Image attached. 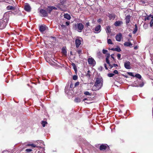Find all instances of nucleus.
I'll return each mask as SVG.
<instances>
[{"instance_id": "412c9836", "label": "nucleus", "mask_w": 153, "mask_h": 153, "mask_svg": "<svg viewBox=\"0 0 153 153\" xmlns=\"http://www.w3.org/2000/svg\"><path fill=\"white\" fill-rule=\"evenodd\" d=\"M48 11L49 13H50L53 10L52 6H48L47 8Z\"/></svg>"}, {"instance_id": "09e8293b", "label": "nucleus", "mask_w": 153, "mask_h": 153, "mask_svg": "<svg viewBox=\"0 0 153 153\" xmlns=\"http://www.w3.org/2000/svg\"><path fill=\"white\" fill-rule=\"evenodd\" d=\"M114 54H112L111 55V56L114 60Z\"/></svg>"}, {"instance_id": "2f4dec72", "label": "nucleus", "mask_w": 153, "mask_h": 153, "mask_svg": "<svg viewBox=\"0 0 153 153\" xmlns=\"http://www.w3.org/2000/svg\"><path fill=\"white\" fill-rule=\"evenodd\" d=\"M144 85V83L143 82H142L141 83H139L138 85V86H140V87H142Z\"/></svg>"}, {"instance_id": "dca6fc26", "label": "nucleus", "mask_w": 153, "mask_h": 153, "mask_svg": "<svg viewBox=\"0 0 153 153\" xmlns=\"http://www.w3.org/2000/svg\"><path fill=\"white\" fill-rule=\"evenodd\" d=\"M131 16L130 15L127 16L126 18V22L127 24L129 23L130 22V19Z\"/></svg>"}, {"instance_id": "c85d7f7f", "label": "nucleus", "mask_w": 153, "mask_h": 153, "mask_svg": "<svg viewBox=\"0 0 153 153\" xmlns=\"http://www.w3.org/2000/svg\"><path fill=\"white\" fill-rule=\"evenodd\" d=\"M107 42L108 44H112L113 43L110 39H107Z\"/></svg>"}, {"instance_id": "774afa93", "label": "nucleus", "mask_w": 153, "mask_h": 153, "mask_svg": "<svg viewBox=\"0 0 153 153\" xmlns=\"http://www.w3.org/2000/svg\"><path fill=\"white\" fill-rule=\"evenodd\" d=\"M145 25H144V26H144V27H145Z\"/></svg>"}, {"instance_id": "9d476101", "label": "nucleus", "mask_w": 153, "mask_h": 153, "mask_svg": "<svg viewBox=\"0 0 153 153\" xmlns=\"http://www.w3.org/2000/svg\"><path fill=\"white\" fill-rule=\"evenodd\" d=\"M122 38V36L121 33H120L117 35L115 37L116 40L118 42H120Z\"/></svg>"}, {"instance_id": "680f3d73", "label": "nucleus", "mask_w": 153, "mask_h": 153, "mask_svg": "<svg viewBox=\"0 0 153 153\" xmlns=\"http://www.w3.org/2000/svg\"><path fill=\"white\" fill-rule=\"evenodd\" d=\"M109 65L111 67V68H112L113 67V66L111 65L110 63Z\"/></svg>"}, {"instance_id": "de8ad7c7", "label": "nucleus", "mask_w": 153, "mask_h": 153, "mask_svg": "<svg viewBox=\"0 0 153 153\" xmlns=\"http://www.w3.org/2000/svg\"><path fill=\"white\" fill-rule=\"evenodd\" d=\"M61 27H62L63 28H66V27L65 25H61Z\"/></svg>"}, {"instance_id": "4be33fe9", "label": "nucleus", "mask_w": 153, "mask_h": 153, "mask_svg": "<svg viewBox=\"0 0 153 153\" xmlns=\"http://www.w3.org/2000/svg\"><path fill=\"white\" fill-rule=\"evenodd\" d=\"M7 9L8 10H14L15 7L12 6H8L7 7Z\"/></svg>"}, {"instance_id": "c9c22d12", "label": "nucleus", "mask_w": 153, "mask_h": 153, "mask_svg": "<svg viewBox=\"0 0 153 153\" xmlns=\"http://www.w3.org/2000/svg\"><path fill=\"white\" fill-rule=\"evenodd\" d=\"M73 79L74 80H76L77 79V76L76 75H74L73 76Z\"/></svg>"}, {"instance_id": "3c124183", "label": "nucleus", "mask_w": 153, "mask_h": 153, "mask_svg": "<svg viewBox=\"0 0 153 153\" xmlns=\"http://www.w3.org/2000/svg\"><path fill=\"white\" fill-rule=\"evenodd\" d=\"M104 67H105V69H106V70L108 69V68H107V67L106 65V64L105 63L104 64Z\"/></svg>"}, {"instance_id": "bb28decb", "label": "nucleus", "mask_w": 153, "mask_h": 153, "mask_svg": "<svg viewBox=\"0 0 153 153\" xmlns=\"http://www.w3.org/2000/svg\"><path fill=\"white\" fill-rule=\"evenodd\" d=\"M72 65L73 67L74 70L75 71H77V69H76V65H75V64L74 63H72Z\"/></svg>"}, {"instance_id": "a878e982", "label": "nucleus", "mask_w": 153, "mask_h": 153, "mask_svg": "<svg viewBox=\"0 0 153 153\" xmlns=\"http://www.w3.org/2000/svg\"><path fill=\"white\" fill-rule=\"evenodd\" d=\"M134 76L139 79H140L141 78V76L138 74H136L134 75Z\"/></svg>"}, {"instance_id": "a18cd8bd", "label": "nucleus", "mask_w": 153, "mask_h": 153, "mask_svg": "<svg viewBox=\"0 0 153 153\" xmlns=\"http://www.w3.org/2000/svg\"><path fill=\"white\" fill-rule=\"evenodd\" d=\"M78 53L79 54L82 53V51L81 50H79L77 51Z\"/></svg>"}, {"instance_id": "f704fd0d", "label": "nucleus", "mask_w": 153, "mask_h": 153, "mask_svg": "<svg viewBox=\"0 0 153 153\" xmlns=\"http://www.w3.org/2000/svg\"><path fill=\"white\" fill-rule=\"evenodd\" d=\"M90 71L89 70H88L87 72V73L86 74V76L89 77H90L91 75L90 74Z\"/></svg>"}, {"instance_id": "39448f33", "label": "nucleus", "mask_w": 153, "mask_h": 153, "mask_svg": "<svg viewBox=\"0 0 153 153\" xmlns=\"http://www.w3.org/2000/svg\"><path fill=\"white\" fill-rule=\"evenodd\" d=\"M39 13L41 14V16L43 17H46L48 16V13L47 11L43 9L40 10Z\"/></svg>"}, {"instance_id": "4468645a", "label": "nucleus", "mask_w": 153, "mask_h": 153, "mask_svg": "<svg viewBox=\"0 0 153 153\" xmlns=\"http://www.w3.org/2000/svg\"><path fill=\"white\" fill-rule=\"evenodd\" d=\"M123 23L122 22L120 21H118L115 22L114 23V25L116 26H119Z\"/></svg>"}, {"instance_id": "f257e3e1", "label": "nucleus", "mask_w": 153, "mask_h": 153, "mask_svg": "<svg viewBox=\"0 0 153 153\" xmlns=\"http://www.w3.org/2000/svg\"><path fill=\"white\" fill-rule=\"evenodd\" d=\"M103 79L101 77H98L96 79L94 85L93 89L94 90H98L101 88L102 86Z\"/></svg>"}, {"instance_id": "a211bd4d", "label": "nucleus", "mask_w": 153, "mask_h": 153, "mask_svg": "<svg viewBox=\"0 0 153 153\" xmlns=\"http://www.w3.org/2000/svg\"><path fill=\"white\" fill-rule=\"evenodd\" d=\"M124 45L125 46H130L131 47L132 45V44L130 42H126L124 44Z\"/></svg>"}, {"instance_id": "864d4df0", "label": "nucleus", "mask_w": 153, "mask_h": 153, "mask_svg": "<svg viewBox=\"0 0 153 153\" xmlns=\"http://www.w3.org/2000/svg\"><path fill=\"white\" fill-rule=\"evenodd\" d=\"M110 54L109 53H107L106 55V57H108V58L110 56Z\"/></svg>"}, {"instance_id": "20e7f679", "label": "nucleus", "mask_w": 153, "mask_h": 153, "mask_svg": "<svg viewBox=\"0 0 153 153\" xmlns=\"http://www.w3.org/2000/svg\"><path fill=\"white\" fill-rule=\"evenodd\" d=\"M82 39L80 37H77L75 40V44L76 47L78 48L81 44V42Z\"/></svg>"}, {"instance_id": "338daca9", "label": "nucleus", "mask_w": 153, "mask_h": 153, "mask_svg": "<svg viewBox=\"0 0 153 153\" xmlns=\"http://www.w3.org/2000/svg\"><path fill=\"white\" fill-rule=\"evenodd\" d=\"M129 36L130 37H131V35H130V34H129Z\"/></svg>"}, {"instance_id": "1a4fd4ad", "label": "nucleus", "mask_w": 153, "mask_h": 153, "mask_svg": "<svg viewBox=\"0 0 153 153\" xmlns=\"http://www.w3.org/2000/svg\"><path fill=\"white\" fill-rule=\"evenodd\" d=\"M125 67L127 69H130L131 67L130 66V63L128 61L126 62L124 64Z\"/></svg>"}, {"instance_id": "ddd939ff", "label": "nucleus", "mask_w": 153, "mask_h": 153, "mask_svg": "<svg viewBox=\"0 0 153 153\" xmlns=\"http://www.w3.org/2000/svg\"><path fill=\"white\" fill-rule=\"evenodd\" d=\"M24 9L25 11L27 12H30V11L31 8L28 4H26L25 5Z\"/></svg>"}, {"instance_id": "f8f14e48", "label": "nucleus", "mask_w": 153, "mask_h": 153, "mask_svg": "<svg viewBox=\"0 0 153 153\" xmlns=\"http://www.w3.org/2000/svg\"><path fill=\"white\" fill-rule=\"evenodd\" d=\"M108 17L109 18V19L110 20H111V19L114 20L115 19L116 17L115 14L112 13V14H109V13L107 15Z\"/></svg>"}, {"instance_id": "473e14b6", "label": "nucleus", "mask_w": 153, "mask_h": 153, "mask_svg": "<svg viewBox=\"0 0 153 153\" xmlns=\"http://www.w3.org/2000/svg\"><path fill=\"white\" fill-rule=\"evenodd\" d=\"M84 94L85 95H91V94L88 91H86L84 92Z\"/></svg>"}, {"instance_id": "79ce46f5", "label": "nucleus", "mask_w": 153, "mask_h": 153, "mask_svg": "<svg viewBox=\"0 0 153 153\" xmlns=\"http://www.w3.org/2000/svg\"><path fill=\"white\" fill-rule=\"evenodd\" d=\"M113 73L115 74H118V72L117 70H114L113 71Z\"/></svg>"}, {"instance_id": "8fccbe9b", "label": "nucleus", "mask_w": 153, "mask_h": 153, "mask_svg": "<svg viewBox=\"0 0 153 153\" xmlns=\"http://www.w3.org/2000/svg\"><path fill=\"white\" fill-rule=\"evenodd\" d=\"M52 7L53 10H56L57 9V8H56V7H54V6H52Z\"/></svg>"}, {"instance_id": "603ef678", "label": "nucleus", "mask_w": 153, "mask_h": 153, "mask_svg": "<svg viewBox=\"0 0 153 153\" xmlns=\"http://www.w3.org/2000/svg\"><path fill=\"white\" fill-rule=\"evenodd\" d=\"M86 25L87 27H88L89 26V22H88L86 23Z\"/></svg>"}, {"instance_id": "052dcab7", "label": "nucleus", "mask_w": 153, "mask_h": 153, "mask_svg": "<svg viewBox=\"0 0 153 153\" xmlns=\"http://www.w3.org/2000/svg\"><path fill=\"white\" fill-rule=\"evenodd\" d=\"M111 50L112 51H115V48H113L111 49Z\"/></svg>"}, {"instance_id": "0eeeda50", "label": "nucleus", "mask_w": 153, "mask_h": 153, "mask_svg": "<svg viewBox=\"0 0 153 153\" xmlns=\"http://www.w3.org/2000/svg\"><path fill=\"white\" fill-rule=\"evenodd\" d=\"M101 26L100 25H98L94 29V32L96 33H98L100 32L101 30Z\"/></svg>"}, {"instance_id": "69168bd1", "label": "nucleus", "mask_w": 153, "mask_h": 153, "mask_svg": "<svg viewBox=\"0 0 153 153\" xmlns=\"http://www.w3.org/2000/svg\"><path fill=\"white\" fill-rule=\"evenodd\" d=\"M13 13L14 14H16V12H15L14 11H13Z\"/></svg>"}, {"instance_id": "2eb2a0df", "label": "nucleus", "mask_w": 153, "mask_h": 153, "mask_svg": "<svg viewBox=\"0 0 153 153\" xmlns=\"http://www.w3.org/2000/svg\"><path fill=\"white\" fill-rule=\"evenodd\" d=\"M107 146H108L106 144L102 145L100 146V148L101 150H105L106 149Z\"/></svg>"}, {"instance_id": "423d86ee", "label": "nucleus", "mask_w": 153, "mask_h": 153, "mask_svg": "<svg viewBox=\"0 0 153 153\" xmlns=\"http://www.w3.org/2000/svg\"><path fill=\"white\" fill-rule=\"evenodd\" d=\"M88 61L89 64L90 65H94L96 63L94 59L92 57L88 58Z\"/></svg>"}, {"instance_id": "a19ab883", "label": "nucleus", "mask_w": 153, "mask_h": 153, "mask_svg": "<svg viewBox=\"0 0 153 153\" xmlns=\"http://www.w3.org/2000/svg\"><path fill=\"white\" fill-rule=\"evenodd\" d=\"M28 146H32V147H35L36 146V145L35 144H33H33H30V145H28Z\"/></svg>"}, {"instance_id": "9b49d317", "label": "nucleus", "mask_w": 153, "mask_h": 153, "mask_svg": "<svg viewBox=\"0 0 153 153\" xmlns=\"http://www.w3.org/2000/svg\"><path fill=\"white\" fill-rule=\"evenodd\" d=\"M47 28V27L45 26L42 25L39 27V30L41 32L43 33L46 30Z\"/></svg>"}, {"instance_id": "aec40b11", "label": "nucleus", "mask_w": 153, "mask_h": 153, "mask_svg": "<svg viewBox=\"0 0 153 153\" xmlns=\"http://www.w3.org/2000/svg\"><path fill=\"white\" fill-rule=\"evenodd\" d=\"M106 32L107 33H110L111 32L110 27L108 26L106 28Z\"/></svg>"}, {"instance_id": "b1692460", "label": "nucleus", "mask_w": 153, "mask_h": 153, "mask_svg": "<svg viewBox=\"0 0 153 153\" xmlns=\"http://www.w3.org/2000/svg\"><path fill=\"white\" fill-rule=\"evenodd\" d=\"M137 30V27L136 25H135V27L134 29V31H133V33L135 34L136 33Z\"/></svg>"}, {"instance_id": "c03bdc74", "label": "nucleus", "mask_w": 153, "mask_h": 153, "mask_svg": "<svg viewBox=\"0 0 153 153\" xmlns=\"http://www.w3.org/2000/svg\"><path fill=\"white\" fill-rule=\"evenodd\" d=\"M65 24L67 26H68L69 25L70 22L69 21L66 22Z\"/></svg>"}, {"instance_id": "49530a36", "label": "nucleus", "mask_w": 153, "mask_h": 153, "mask_svg": "<svg viewBox=\"0 0 153 153\" xmlns=\"http://www.w3.org/2000/svg\"><path fill=\"white\" fill-rule=\"evenodd\" d=\"M79 82H76L75 84V86H76L78 85H79Z\"/></svg>"}, {"instance_id": "6ab92c4d", "label": "nucleus", "mask_w": 153, "mask_h": 153, "mask_svg": "<svg viewBox=\"0 0 153 153\" xmlns=\"http://www.w3.org/2000/svg\"><path fill=\"white\" fill-rule=\"evenodd\" d=\"M153 15L150 14L149 16L151 17L152 19L151 20L150 22V26L151 27L153 26V17L152 16Z\"/></svg>"}, {"instance_id": "0e129e2a", "label": "nucleus", "mask_w": 153, "mask_h": 153, "mask_svg": "<svg viewBox=\"0 0 153 153\" xmlns=\"http://www.w3.org/2000/svg\"><path fill=\"white\" fill-rule=\"evenodd\" d=\"M87 100V99L85 98V99H83V101H85V100Z\"/></svg>"}, {"instance_id": "6e6d98bb", "label": "nucleus", "mask_w": 153, "mask_h": 153, "mask_svg": "<svg viewBox=\"0 0 153 153\" xmlns=\"http://www.w3.org/2000/svg\"><path fill=\"white\" fill-rule=\"evenodd\" d=\"M137 48H138V47L137 46L134 47V49L135 50L137 49Z\"/></svg>"}, {"instance_id": "c756f323", "label": "nucleus", "mask_w": 153, "mask_h": 153, "mask_svg": "<svg viewBox=\"0 0 153 153\" xmlns=\"http://www.w3.org/2000/svg\"><path fill=\"white\" fill-rule=\"evenodd\" d=\"M42 124L43 127H44L45 126V124H47V122L46 121H42Z\"/></svg>"}, {"instance_id": "e2e57ef3", "label": "nucleus", "mask_w": 153, "mask_h": 153, "mask_svg": "<svg viewBox=\"0 0 153 153\" xmlns=\"http://www.w3.org/2000/svg\"><path fill=\"white\" fill-rule=\"evenodd\" d=\"M101 19H98V22H101Z\"/></svg>"}, {"instance_id": "13d9d810", "label": "nucleus", "mask_w": 153, "mask_h": 153, "mask_svg": "<svg viewBox=\"0 0 153 153\" xmlns=\"http://www.w3.org/2000/svg\"><path fill=\"white\" fill-rule=\"evenodd\" d=\"M59 4H58L57 5L56 7L59 8V9H61V8L59 7Z\"/></svg>"}, {"instance_id": "7ed1b4c3", "label": "nucleus", "mask_w": 153, "mask_h": 153, "mask_svg": "<svg viewBox=\"0 0 153 153\" xmlns=\"http://www.w3.org/2000/svg\"><path fill=\"white\" fill-rule=\"evenodd\" d=\"M7 22V19L1 20L0 21V29H2L5 28Z\"/></svg>"}, {"instance_id": "ea45409f", "label": "nucleus", "mask_w": 153, "mask_h": 153, "mask_svg": "<svg viewBox=\"0 0 153 153\" xmlns=\"http://www.w3.org/2000/svg\"><path fill=\"white\" fill-rule=\"evenodd\" d=\"M32 149H27L26 150V151L28 152H30L32 151Z\"/></svg>"}, {"instance_id": "cd10ccee", "label": "nucleus", "mask_w": 153, "mask_h": 153, "mask_svg": "<svg viewBox=\"0 0 153 153\" xmlns=\"http://www.w3.org/2000/svg\"><path fill=\"white\" fill-rule=\"evenodd\" d=\"M115 51L119 52L121 51V50L119 47L117 46L116 48H115Z\"/></svg>"}, {"instance_id": "4c0bfd02", "label": "nucleus", "mask_w": 153, "mask_h": 153, "mask_svg": "<svg viewBox=\"0 0 153 153\" xmlns=\"http://www.w3.org/2000/svg\"><path fill=\"white\" fill-rule=\"evenodd\" d=\"M106 62L107 64H108L109 65L110 63L108 60V57H106Z\"/></svg>"}, {"instance_id": "393cba45", "label": "nucleus", "mask_w": 153, "mask_h": 153, "mask_svg": "<svg viewBox=\"0 0 153 153\" xmlns=\"http://www.w3.org/2000/svg\"><path fill=\"white\" fill-rule=\"evenodd\" d=\"M81 100L79 98H76L74 100V101L76 102H80Z\"/></svg>"}, {"instance_id": "7c9ffc66", "label": "nucleus", "mask_w": 153, "mask_h": 153, "mask_svg": "<svg viewBox=\"0 0 153 153\" xmlns=\"http://www.w3.org/2000/svg\"><path fill=\"white\" fill-rule=\"evenodd\" d=\"M114 75V74L112 73H109L108 74V76L110 77H113Z\"/></svg>"}, {"instance_id": "72a5a7b5", "label": "nucleus", "mask_w": 153, "mask_h": 153, "mask_svg": "<svg viewBox=\"0 0 153 153\" xmlns=\"http://www.w3.org/2000/svg\"><path fill=\"white\" fill-rule=\"evenodd\" d=\"M127 74L130 76H134V75L133 74L132 72H128Z\"/></svg>"}, {"instance_id": "6e6552de", "label": "nucleus", "mask_w": 153, "mask_h": 153, "mask_svg": "<svg viewBox=\"0 0 153 153\" xmlns=\"http://www.w3.org/2000/svg\"><path fill=\"white\" fill-rule=\"evenodd\" d=\"M50 65L54 66L56 68H58L60 67V66L56 63L53 62H49Z\"/></svg>"}, {"instance_id": "58836bf2", "label": "nucleus", "mask_w": 153, "mask_h": 153, "mask_svg": "<svg viewBox=\"0 0 153 153\" xmlns=\"http://www.w3.org/2000/svg\"><path fill=\"white\" fill-rule=\"evenodd\" d=\"M108 52V51L106 50L103 49L102 50V53L104 54H106Z\"/></svg>"}, {"instance_id": "5fc2aeb1", "label": "nucleus", "mask_w": 153, "mask_h": 153, "mask_svg": "<svg viewBox=\"0 0 153 153\" xmlns=\"http://www.w3.org/2000/svg\"><path fill=\"white\" fill-rule=\"evenodd\" d=\"M2 153H8V152L7 151H3Z\"/></svg>"}, {"instance_id": "37998d69", "label": "nucleus", "mask_w": 153, "mask_h": 153, "mask_svg": "<svg viewBox=\"0 0 153 153\" xmlns=\"http://www.w3.org/2000/svg\"><path fill=\"white\" fill-rule=\"evenodd\" d=\"M150 16H148L147 17H146L145 18V20H149L150 19Z\"/></svg>"}, {"instance_id": "f03ea898", "label": "nucleus", "mask_w": 153, "mask_h": 153, "mask_svg": "<svg viewBox=\"0 0 153 153\" xmlns=\"http://www.w3.org/2000/svg\"><path fill=\"white\" fill-rule=\"evenodd\" d=\"M73 27L75 30H76L79 32H81L84 28L83 25L81 23H78L74 25Z\"/></svg>"}, {"instance_id": "f3484780", "label": "nucleus", "mask_w": 153, "mask_h": 153, "mask_svg": "<svg viewBox=\"0 0 153 153\" xmlns=\"http://www.w3.org/2000/svg\"><path fill=\"white\" fill-rule=\"evenodd\" d=\"M64 18L67 19L69 20L71 19V17L70 16L68 13L65 14H64Z\"/></svg>"}, {"instance_id": "bf43d9fd", "label": "nucleus", "mask_w": 153, "mask_h": 153, "mask_svg": "<svg viewBox=\"0 0 153 153\" xmlns=\"http://www.w3.org/2000/svg\"><path fill=\"white\" fill-rule=\"evenodd\" d=\"M113 65H114V67H116L118 66L116 64H114Z\"/></svg>"}, {"instance_id": "4d7b16f0", "label": "nucleus", "mask_w": 153, "mask_h": 153, "mask_svg": "<svg viewBox=\"0 0 153 153\" xmlns=\"http://www.w3.org/2000/svg\"><path fill=\"white\" fill-rule=\"evenodd\" d=\"M141 2H142V4H144L146 3V2L145 1H141Z\"/></svg>"}, {"instance_id": "5701e85b", "label": "nucleus", "mask_w": 153, "mask_h": 153, "mask_svg": "<svg viewBox=\"0 0 153 153\" xmlns=\"http://www.w3.org/2000/svg\"><path fill=\"white\" fill-rule=\"evenodd\" d=\"M62 53L64 55L66 54L67 51L65 48H63L62 50Z\"/></svg>"}, {"instance_id": "e433bc0d", "label": "nucleus", "mask_w": 153, "mask_h": 153, "mask_svg": "<svg viewBox=\"0 0 153 153\" xmlns=\"http://www.w3.org/2000/svg\"><path fill=\"white\" fill-rule=\"evenodd\" d=\"M121 55L120 54H118L117 55V58L119 60H120Z\"/></svg>"}]
</instances>
